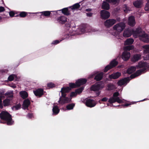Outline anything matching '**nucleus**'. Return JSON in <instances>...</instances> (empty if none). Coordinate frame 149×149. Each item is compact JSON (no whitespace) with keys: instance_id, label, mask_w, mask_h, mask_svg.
<instances>
[{"instance_id":"nucleus-27","label":"nucleus","mask_w":149,"mask_h":149,"mask_svg":"<svg viewBox=\"0 0 149 149\" xmlns=\"http://www.w3.org/2000/svg\"><path fill=\"white\" fill-rule=\"evenodd\" d=\"M68 8H64L61 10H59V11H61L62 13L64 15L68 16L70 15V11L69 10Z\"/></svg>"},{"instance_id":"nucleus-2","label":"nucleus","mask_w":149,"mask_h":149,"mask_svg":"<svg viewBox=\"0 0 149 149\" xmlns=\"http://www.w3.org/2000/svg\"><path fill=\"white\" fill-rule=\"evenodd\" d=\"M0 118L1 119L6 121L7 125H12L14 123L12 120L11 115L7 111H2L0 113Z\"/></svg>"},{"instance_id":"nucleus-29","label":"nucleus","mask_w":149,"mask_h":149,"mask_svg":"<svg viewBox=\"0 0 149 149\" xmlns=\"http://www.w3.org/2000/svg\"><path fill=\"white\" fill-rule=\"evenodd\" d=\"M52 111L53 114L56 115L59 113L60 109L57 106H54L53 107Z\"/></svg>"},{"instance_id":"nucleus-60","label":"nucleus","mask_w":149,"mask_h":149,"mask_svg":"<svg viewBox=\"0 0 149 149\" xmlns=\"http://www.w3.org/2000/svg\"><path fill=\"white\" fill-rule=\"evenodd\" d=\"M125 9H124V12L125 13H127L128 10L127 9V7L125 6Z\"/></svg>"},{"instance_id":"nucleus-14","label":"nucleus","mask_w":149,"mask_h":149,"mask_svg":"<svg viewBox=\"0 0 149 149\" xmlns=\"http://www.w3.org/2000/svg\"><path fill=\"white\" fill-rule=\"evenodd\" d=\"M51 12L52 11H45L37 13L38 14H40V15H39L40 18H41V17L42 16H45L47 17H51L50 16L51 14Z\"/></svg>"},{"instance_id":"nucleus-9","label":"nucleus","mask_w":149,"mask_h":149,"mask_svg":"<svg viewBox=\"0 0 149 149\" xmlns=\"http://www.w3.org/2000/svg\"><path fill=\"white\" fill-rule=\"evenodd\" d=\"M62 97L61 96L60 97L58 101V103L61 104L70 103L71 101V98H68L66 96L65 97Z\"/></svg>"},{"instance_id":"nucleus-43","label":"nucleus","mask_w":149,"mask_h":149,"mask_svg":"<svg viewBox=\"0 0 149 149\" xmlns=\"http://www.w3.org/2000/svg\"><path fill=\"white\" fill-rule=\"evenodd\" d=\"M84 87H80L78 89L75 90V92L77 94H80L81 93L84 89Z\"/></svg>"},{"instance_id":"nucleus-34","label":"nucleus","mask_w":149,"mask_h":149,"mask_svg":"<svg viewBox=\"0 0 149 149\" xmlns=\"http://www.w3.org/2000/svg\"><path fill=\"white\" fill-rule=\"evenodd\" d=\"M19 14L15 15V17H26L28 14V13L26 12L22 11L19 12Z\"/></svg>"},{"instance_id":"nucleus-42","label":"nucleus","mask_w":149,"mask_h":149,"mask_svg":"<svg viewBox=\"0 0 149 149\" xmlns=\"http://www.w3.org/2000/svg\"><path fill=\"white\" fill-rule=\"evenodd\" d=\"M17 76L14 74L10 75L8 78V80L9 81H12L14 80L15 78H17Z\"/></svg>"},{"instance_id":"nucleus-30","label":"nucleus","mask_w":149,"mask_h":149,"mask_svg":"<svg viewBox=\"0 0 149 149\" xmlns=\"http://www.w3.org/2000/svg\"><path fill=\"white\" fill-rule=\"evenodd\" d=\"M136 68L134 66H131L127 69V72L129 74H131L134 72L136 70Z\"/></svg>"},{"instance_id":"nucleus-8","label":"nucleus","mask_w":149,"mask_h":149,"mask_svg":"<svg viewBox=\"0 0 149 149\" xmlns=\"http://www.w3.org/2000/svg\"><path fill=\"white\" fill-rule=\"evenodd\" d=\"M100 14L101 17L103 19H108L110 15V13L109 12L104 10H101Z\"/></svg>"},{"instance_id":"nucleus-10","label":"nucleus","mask_w":149,"mask_h":149,"mask_svg":"<svg viewBox=\"0 0 149 149\" xmlns=\"http://www.w3.org/2000/svg\"><path fill=\"white\" fill-rule=\"evenodd\" d=\"M71 90V88L69 87H62L61 88V97H65L66 96V93H69Z\"/></svg>"},{"instance_id":"nucleus-33","label":"nucleus","mask_w":149,"mask_h":149,"mask_svg":"<svg viewBox=\"0 0 149 149\" xmlns=\"http://www.w3.org/2000/svg\"><path fill=\"white\" fill-rule=\"evenodd\" d=\"M142 3L141 0H137L133 3V5L136 8H139L141 7V6Z\"/></svg>"},{"instance_id":"nucleus-40","label":"nucleus","mask_w":149,"mask_h":149,"mask_svg":"<svg viewBox=\"0 0 149 149\" xmlns=\"http://www.w3.org/2000/svg\"><path fill=\"white\" fill-rule=\"evenodd\" d=\"M74 103H72L66 106V108L68 110L72 109L75 106Z\"/></svg>"},{"instance_id":"nucleus-23","label":"nucleus","mask_w":149,"mask_h":149,"mask_svg":"<svg viewBox=\"0 0 149 149\" xmlns=\"http://www.w3.org/2000/svg\"><path fill=\"white\" fill-rule=\"evenodd\" d=\"M141 56L139 54H134L132 58L131 61L134 62H136L141 59Z\"/></svg>"},{"instance_id":"nucleus-59","label":"nucleus","mask_w":149,"mask_h":149,"mask_svg":"<svg viewBox=\"0 0 149 149\" xmlns=\"http://www.w3.org/2000/svg\"><path fill=\"white\" fill-rule=\"evenodd\" d=\"M2 99L1 97H0V107H2Z\"/></svg>"},{"instance_id":"nucleus-25","label":"nucleus","mask_w":149,"mask_h":149,"mask_svg":"<svg viewBox=\"0 0 149 149\" xmlns=\"http://www.w3.org/2000/svg\"><path fill=\"white\" fill-rule=\"evenodd\" d=\"M80 7V5L79 3H77L72 6L69 7V8H70L74 12L75 10H78Z\"/></svg>"},{"instance_id":"nucleus-50","label":"nucleus","mask_w":149,"mask_h":149,"mask_svg":"<svg viewBox=\"0 0 149 149\" xmlns=\"http://www.w3.org/2000/svg\"><path fill=\"white\" fill-rule=\"evenodd\" d=\"M77 95V93L75 92H72L70 95V97L71 98L73 97L76 96Z\"/></svg>"},{"instance_id":"nucleus-19","label":"nucleus","mask_w":149,"mask_h":149,"mask_svg":"<svg viewBox=\"0 0 149 149\" xmlns=\"http://www.w3.org/2000/svg\"><path fill=\"white\" fill-rule=\"evenodd\" d=\"M143 71L142 70H137L135 73L131 74L130 77L131 79H132L135 78L136 77H137L140 75L141 73Z\"/></svg>"},{"instance_id":"nucleus-63","label":"nucleus","mask_w":149,"mask_h":149,"mask_svg":"<svg viewBox=\"0 0 149 149\" xmlns=\"http://www.w3.org/2000/svg\"><path fill=\"white\" fill-rule=\"evenodd\" d=\"M100 92L98 91L96 93V95L97 96H98L100 95Z\"/></svg>"},{"instance_id":"nucleus-38","label":"nucleus","mask_w":149,"mask_h":149,"mask_svg":"<svg viewBox=\"0 0 149 149\" xmlns=\"http://www.w3.org/2000/svg\"><path fill=\"white\" fill-rule=\"evenodd\" d=\"M118 64V61H116V59H113L110 62L109 65L112 68L116 66Z\"/></svg>"},{"instance_id":"nucleus-6","label":"nucleus","mask_w":149,"mask_h":149,"mask_svg":"<svg viewBox=\"0 0 149 149\" xmlns=\"http://www.w3.org/2000/svg\"><path fill=\"white\" fill-rule=\"evenodd\" d=\"M116 22V20L113 19H107L104 22V25L107 28H110L115 24Z\"/></svg>"},{"instance_id":"nucleus-7","label":"nucleus","mask_w":149,"mask_h":149,"mask_svg":"<svg viewBox=\"0 0 149 149\" xmlns=\"http://www.w3.org/2000/svg\"><path fill=\"white\" fill-rule=\"evenodd\" d=\"M103 87V85L102 84L100 83L92 85L90 89L91 91H98L100 88H102Z\"/></svg>"},{"instance_id":"nucleus-56","label":"nucleus","mask_w":149,"mask_h":149,"mask_svg":"<svg viewBox=\"0 0 149 149\" xmlns=\"http://www.w3.org/2000/svg\"><path fill=\"white\" fill-rule=\"evenodd\" d=\"M108 100V98L106 97H104L102 98L101 100L102 102H106Z\"/></svg>"},{"instance_id":"nucleus-44","label":"nucleus","mask_w":149,"mask_h":149,"mask_svg":"<svg viewBox=\"0 0 149 149\" xmlns=\"http://www.w3.org/2000/svg\"><path fill=\"white\" fill-rule=\"evenodd\" d=\"M111 68H112V67L109 64L105 67L104 69V71L105 72H107Z\"/></svg>"},{"instance_id":"nucleus-28","label":"nucleus","mask_w":149,"mask_h":149,"mask_svg":"<svg viewBox=\"0 0 149 149\" xmlns=\"http://www.w3.org/2000/svg\"><path fill=\"white\" fill-rule=\"evenodd\" d=\"M132 35V32L129 30H125L123 33V36L125 37H128Z\"/></svg>"},{"instance_id":"nucleus-51","label":"nucleus","mask_w":149,"mask_h":149,"mask_svg":"<svg viewBox=\"0 0 149 149\" xmlns=\"http://www.w3.org/2000/svg\"><path fill=\"white\" fill-rule=\"evenodd\" d=\"M146 11H149V3L147 2L145 7Z\"/></svg>"},{"instance_id":"nucleus-47","label":"nucleus","mask_w":149,"mask_h":149,"mask_svg":"<svg viewBox=\"0 0 149 149\" xmlns=\"http://www.w3.org/2000/svg\"><path fill=\"white\" fill-rule=\"evenodd\" d=\"M55 85L54 83L50 82L47 84V86L49 88H52L55 87Z\"/></svg>"},{"instance_id":"nucleus-21","label":"nucleus","mask_w":149,"mask_h":149,"mask_svg":"<svg viewBox=\"0 0 149 149\" xmlns=\"http://www.w3.org/2000/svg\"><path fill=\"white\" fill-rule=\"evenodd\" d=\"M67 18L64 16H61L58 18L57 21L62 24H65L67 21Z\"/></svg>"},{"instance_id":"nucleus-5","label":"nucleus","mask_w":149,"mask_h":149,"mask_svg":"<svg viewBox=\"0 0 149 149\" xmlns=\"http://www.w3.org/2000/svg\"><path fill=\"white\" fill-rule=\"evenodd\" d=\"M125 25L124 22H120L115 25L113 27V29L114 30L120 32L125 29Z\"/></svg>"},{"instance_id":"nucleus-62","label":"nucleus","mask_w":149,"mask_h":149,"mask_svg":"<svg viewBox=\"0 0 149 149\" xmlns=\"http://www.w3.org/2000/svg\"><path fill=\"white\" fill-rule=\"evenodd\" d=\"M86 11H87V12L91 11H92V9L91 8L87 9H86Z\"/></svg>"},{"instance_id":"nucleus-64","label":"nucleus","mask_w":149,"mask_h":149,"mask_svg":"<svg viewBox=\"0 0 149 149\" xmlns=\"http://www.w3.org/2000/svg\"><path fill=\"white\" fill-rule=\"evenodd\" d=\"M147 2L148 3H149V0H147Z\"/></svg>"},{"instance_id":"nucleus-1","label":"nucleus","mask_w":149,"mask_h":149,"mask_svg":"<svg viewBox=\"0 0 149 149\" xmlns=\"http://www.w3.org/2000/svg\"><path fill=\"white\" fill-rule=\"evenodd\" d=\"M132 33L134 36L139 37L140 40L143 42H149V35L146 33L141 28L138 27L136 30H133Z\"/></svg>"},{"instance_id":"nucleus-22","label":"nucleus","mask_w":149,"mask_h":149,"mask_svg":"<svg viewBox=\"0 0 149 149\" xmlns=\"http://www.w3.org/2000/svg\"><path fill=\"white\" fill-rule=\"evenodd\" d=\"M103 76V73L102 72H100L95 75L94 79L97 81H99L101 80Z\"/></svg>"},{"instance_id":"nucleus-24","label":"nucleus","mask_w":149,"mask_h":149,"mask_svg":"<svg viewBox=\"0 0 149 149\" xmlns=\"http://www.w3.org/2000/svg\"><path fill=\"white\" fill-rule=\"evenodd\" d=\"M107 89L108 91L114 90L117 88L116 86L113 83H110L107 85Z\"/></svg>"},{"instance_id":"nucleus-35","label":"nucleus","mask_w":149,"mask_h":149,"mask_svg":"<svg viewBox=\"0 0 149 149\" xmlns=\"http://www.w3.org/2000/svg\"><path fill=\"white\" fill-rule=\"evenodd\" d=\"M13 91L7 92L5 94V96L8 98H12L13 97Z\"/></svg>"},{"instance_id":"nucleus-52","label":"nucleus","mask_w":149,"mask_h":149,"mask_svg":"<svg viewBox=\"0 0 149 149\" xmlns=\"http://www.w3.org/2000/svg\"><path fill=\"white\" fill-rule=\"evenodd\" d=\"M9 14L10 15V16L11 17H13L14 16L15 17V13L13 11H11L9 12Z\"/></svg>"},{"instance_id":"nucleus-11","label":"nucleus","mask_w":149,"mask_h":149,"mask_svg":"<svg viewBox=\"0 0 149 149\" xmlns=\"http://www.w3.org/2000/svg\"><path fill=\"white\" fill-rule=\"evenodd\" d=\"M96 104L95 101L91 99H87L86 102V105L88 107H94Z\"/></svg>"},{"instance_id":"nucleus-54","label":"nucleus","mask_w":149,"mask_h":149,"mask_svg":"<svg viewBox=\"0 0 149 149\" xmlns=\"http://www.w3.org/2000/svg\"><path fill=\"white\" fill-rule=\"evenodd\" d=\"M6 17V15L5 14H3L1 15V16H0V22L2 21V19Z\"/></svg>"},{"instance_id":"nucleus-41","label":"nucleus","mask_w":149,"mask_h":149,"mask_svg":"<svg viewBox=\"0 0 149 149\" xmlns=\"http://www.w3.org/2000/svg\"><path fill=\"white\" fill-rule=\"evenodd\" d=\"M69 87H70L71 89L75 88L77 87H78V86L77 85L76 82H75V83H69Z\"/></svg>"},{"instance_id":"nucleus-37","label":"nucleus","mask_w":149,"mask_h":149,"mask_svg":"<svg viewBox=\"0 0 149 149\" xmlns=\"http://www.w3.org/2000/svg\"><path fill=\"white\" fill-rule=\"evenodd\" d=\"M134 42V40L132 38H128L125 40V44L126 45H131Z\"/></svg>"},{"instance_id":"nucleus-20","label":"nucleus","mask_w":149,"mask_h":149,"mask_svg":"<svg viewBox=\"0 0 149 149\" xmlns=\"http://www.w3.org/2000/svg\"><path fill=\"white\" fill-rule=\"evenodd\" d=\"M130 56V54L128 52H124L122 55V58L124 60L127 61L128 60Z\"/></svg>"},{"instance_id":"nucleus-61","label":"nucleus","mask_w":149,"mask_h":149,"mask_svg":"<svg viewBox=\"0 0 149 149\" xmlns=\"http://www.w3.org/2000/svg\"><path fill=\"white\" fill-rule=\"evenodd\" d=\"M10 86L13 88H15L16 87V86L14 84H13L11 86Z\"/></svg>"},{"instance_id":"nucleus-46","label":"nucleus","mask_w":149,"mask_h":149,"mask_svg":"<svg viewBox=\"0 0 149 149\" xmlns=\"http://www.w3.org/2000/svg\"><path fill=\"white\" fill-rule=\"evenodd\" d=\"M134 48V47L133 45H131L126 46L125 47V49L127 50L130 51L133 49Z\"/></svg>"},{"instance_id":"nucleus-12","label":"nucleus","mask_w":149,"mask_h":149,"mask_svg":"<svg viewBox=\"0 0 149 149\" xmlns=\"http://www.w3.org/2000/svg\"><path fill=\"white\" fill-rule=\"evenodd\" d=\"M43 92V89L40 88H38L36 91H33V93L36 96L40 97L44 94Z\"/></svg>"},{"instance_id":"nucleus-53","label":"nucleus","mask_w":149,"mask_h":149,"mask_svg":"<svg viewBox=\"0 0 149 149\" xmlns=\"http://www.w3.org/2000/svg\"><path fill=\"white\" fill-rule=\"evenodd\" d=\"M145 60H147L149 59V54L146 55L144 56V57Z\"/></svg>"},{"instance_id":"nucleus-45","label":"nucleus","mask_w":149,"mask_h":149,"mask_svg":"<svg viewBox=\"0 0 149 149\" xmlns=\"http://www.w3.org/2000/svg\"><path fill=\"white\" fill-rule=\"evenodd\" d=\"M21 107V105L20 104H17L13 106V109L15 108V110H18L20 109Z\"/></svg>"},{"instance_id":"nucleus-31","label":"nucleus","mask_w":149,"mask_h":149,"mask_svg":"<svg viewBox=\"0 0 149 149\" xmlns=\"http://www.w3.org/2000/svg\"><path fill=\"white\" fill-rule=\"evenodd\" d=\"M19 94L22 98L25 99L28 97V94L26 91H21L19 93Z\"/></svg>"},{"instance_id":"nucleus-26","label":"nucleus","mask_w":149,"mask_h":149,"mask_svg":"<svg viewBox=\"0 0 149 149\" xmlns=\"http://www.w3.org/2000/svg\"><path fill=\"white\" fill-rule=\"evenodd\" d=\"M108 2L104 1L102 3V9L108 10L110 8V5Z\"/></svg>"},{"instance_id":"nucleus-16","label":"nucleus","mask_w":149,"mask_h":149,"mask_svg":"<svg viewBox=\"0 0 149 149\" xmlns=\"http://www.w3.org/2000/svg\"><path fill=\"white\" fill-rule=\"evenodd\" d=\"M135 23L134 17L133 16L129 17L128 19V24L131 26H133L135 25Z\"/></svg>"},{"instance_id":"nucleus-17","label":"nucleus","mask_w":149,"mask_h":149,"mask_svg":"<svg viewBox=\"0 0 149 149\" xmlns=\"http://www.w3.org/2000/svg\"><path fill=\"white\" fill-rule=\"evenodd\" d=\"M87 81V79H78L76 81V82L78 87H79L81 85L85 84Z\"/></svg>"},{"instance_id":"nucleus-39","label":"nucleus","mask_w":149,"mask_h":149,"mask_svg":"<svg viewBox=\"0 0 149 149\" xmlns=\"http://www.w3.org/2000/svg\"><path fill=\"white\" fill-rule=\"evenodd\" d=\"M10 100L8 99H6L3 101L4 106L6 107L9 106L10 104Z\"/></svg>"},{"instance_id":"nucleus-13","label":"nucleus","mask_w":149,"mask_h":149,"mask_svg":"<svg viewBox=\"0 0 149 149\" xmlns=\"http://www.w3.org/2000/svg\"><path fill=\"white\" fill-rule=\"evenodd\" d=\"M130 81V79L129 77H125L123 79L119 80L117 82V84L118 86H121L126 84L127 82H129Z\"/></svg>"},{"instance_id":"nucleus-57","label":"nucleus","mask_w":149,"mask_h":149,"mask_svg":"<svg viewBox=\"0 0 149 149\" xmlns=\"http://www.w3.org/2000/svg\"><path fill=\"white\" fill-rule=\"evenodd\" d=\"M28 116L29 118H31L33 117V114L32 113H29L28 114Z\"/></svg>"},{"instance_id":"nucleus-49","label":"nucleus","mask_w":149,"mask_h":149,"mask_svg":"<svg viewBox=\"0 0 149 149\" xmlns=\"http://www.w3.org/2000/svg\"><path fill=\"white\" fill-rule=\"evenodd\" d=\"M134 103H133L132 102H130L129 103H126L124 104H123L121 106L123 107V108H125V107H127L129 105L133 104Z\"/></svg>"},{"instance_id":"nucleus-4","label":"nucleus","mask_w":149,"mask_h":149,"mask_svg":"<svg viewBox=\"0 0 149 149\" xmlns=\"http://www.w3.org/2000/svg\"><path fill=\"white\" fill-rule=\"evenodd\" d=\"M136 67L137 69L142 68L140 69L143 70L142 72V73L144 72L147 69L149 68V64L146 62L141 61L138 63Z\"/></svg>"},{"instance_id":"nucleus-58","label":"nucleus","mask_w":149,"mask_h":149,"mask_svg":"<svg viewBox=\"0 0 149 149\" xmlns=\"http://www.w3.org/2000/svg\"><path fill=\"white\" fill-rule=\"evenodd\" d=\"M87 15L88 17H91L93 15V13H87L86 14Z\"/></svg>"},{"instance_id":"nucleus-3","label":"nucleus","mask_w":149,"mask_h":149,"mask_svg":"<svg viewBox=\"0 0 149 149\" xmlns=\"http://www.w3.org/2000/svg\"><path fill=\"white\" fill-rule=\"evenodd\" d=\"M119 95L118 92H115L113 94V96L110 97L108 100V102L110 104H112L113 103L116 102L119 103H122L124 102L123 101L120 99L119 97H118Z\"/></svg>"},{"instance_id":"nucleus-18","label":"nucleus","mask_w":149,"mask_h":149,"mask_svg":"<svg viewBox=\"0 0 149 149\" xmlns=\"http://www.w3.org/2000/svg\"><path fill=\"white\" fill-rule=\"evenodd\" d=\"M30 104L31 102L29 99H25L23 102L22 105L23 109H28Z\"/></svg>"},{"instance_id":"nucleus-32","label":"nucleus","mask_w":149,"mask_h":149,"mask_svg":"<svg viewBox=\"0 0 149 149\" xmlns=\"http://www.w3.org/2000/svg\"><path fill=\"white\" fill-rule=\"evenodd\" d=\"M68 37V35L67 34H66L63 37V39L62 40H56L53 41L52 43V44L54 45H56L59 43L60 42H61L63 40L67 38Z\"/></svg>"},{"instance_id":"nucleus-15","label":"nucleus","mask_w":149,"mask_h":149,"mask_svg":"<svg viewBox=\"0 0 149 149\" xmlns=\"http://www.w3.org/2000/svg\"><path fill=\"white\" fill-rule=\"evenodd\" d=\"M121 75L120 72H117L109 75V77L110 79H116L118 78Z\"/></svg>"},{"instance_id":"nucleus-55","label":"nucleus","mask_w":149,"mask_h":149,"mask_svg":"<svg viewBox=\"0 0 149 149\" xmlns=\"http://www.w3.org/2000/svg\"><path fill=\"white\" fill-rule=\"evenodd\" d=\"M5 10L4 8L2 6H0V13L3 12Z\"/></svg>"},{"instance_id":"nucleus-48","label":"nucleus","mask_w":149,"mask_h":149,"mask_svg":"<svg viewBox=\"0 0 149 149\" xmlns=\"http://www.w3.org/2000/svg\"><path fill=\"white\" fill-rule=\"evenodd\" d=\"M108 3H112L113 4H116L117 2V0H105Z\"/></svg>"},{"instance_id":"nucleus-36","label":"nucleus","mask_w":149,"mask_h":149,"mask_svg":"<svg viewBox=\"0 0 149 149\" xmlns=\"http://www.w3.org/2000/svg\"><path fill=\"white\" fill-rule=\"evenodd\" d=\"M143 48L144 49L143 51L144 54H147L149 53V45H143Z\"/></svg>"}]
</instances>
